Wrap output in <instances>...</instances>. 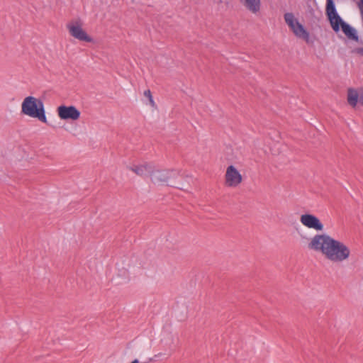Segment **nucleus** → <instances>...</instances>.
<instances>
[{
  "label": "nucleus",
  "instance_id": "f257e3e1",
  "mask_svg": "<svg viewBox=\"0 0 363 363\" xmlns=\"http://www.w3.org/2000/svg\"><path fill=\"white\" fill-rule=\"evenodd\" d=\"M308 247L320 252L333 263L343 262L349 259L351 254L350 249L346 244L325 233L315 234L311 238Z\"/></svg>",
  "mask_w": 363,
  "mask_h": 363
},
{
  "label": "nucleus",
  "instance_id": "f03ea898",
  "mask_svg": "<svg viewBox=\"0 0 363 363\" xmlns=\"http://www.w3.org/2000/svg\"><path fill=\"white\" fill-rule=\"evenodd\" d=\"M21 112L30 117L36 118L41 122L47 123L43 103L34 96H27L23 99Z\"/></svg>",
  "mask_w": 363,
  "mask_h": 363
},
{
  "label": "nucleus",
  "instance_id": "7ed1b4c3",
  "mask_svg": "<svg viewBox=\"0 0 363 363\" xmlns=\"http://www.w3.org/2000/svg\"><path fill=\"white\" fill-rule=\"evenodd\" d=\"M66 26L70 35L75 39L86 43L93 41L92 38L82 28L83 22L81 19L72 20Z\"/></svg>",
  "mask_w": 363,
  "mask_h": 363
},
{
  "label": "nucleus",
  "instance_id": "20e7f679",
  "mask_svg": "<svg viewBox=\"0 0 363 363\" xmlns=\"http://www.w3.org/2000/svg\"><path fill=\"white\" fill-rule=\"evenodd\" d=\"M325 11L332 28L335 32H338L340 30V23H341L342 18L337 13L333 0H327Z\"/></svg>",
  "mask_w": 363,
  "mask_h": 363
},
{
  "label": "nucleus",
  "instance_id": "39448f33",
  "mask_svg": "<svg viewBox=\"0 0 363 363\" xmlns=\"http://www.w3.org/2000/svg\"><path fill=\"white\" fill-rule=\"evenodd\" d=\"M242 182V177L238 170L233 165L228 166L225 174V186L235 188L238 186Z\"/></svg>",
  "mask_w": 363,
  "mask_h": 363
},
{
  "label": "nucleus",
  "instance_id": "423d86ee",
  "mask_svg": "<svg viewBox=\"0 0 363 363\" xmlns=\"http://www.w3.org/2000/svg\"><path fill=\"white\" fill-rule=\"evenodd\" d=\"M178 173L174 170H152L151 181L155 184L168 183L171 179L176 177Z\"/></svg>",
  "mask_w": 363,
  "mask_h": 363
},
{
  "label": "nucleus",
  "instance_id": "0eeeda50",
  "mask_svg": "<svg viewBox=\"0 0 363 363\" xmlns=\"http://www.w3.org/2000/svg\"><path fill=\"white\" fill-rule=\"evenodd\" d=\"M57 114L62 120L76 121L80 117V112L73 106H60L57 109Z\"/></svg>",
  "mask_w": 363,
  "mask_h": 363
},
{
  "label": "nucleus",
  "instance_id": "6e6552de",
  "mask_svg": "<svg viewBox=\"0 0 363 363\" xmlns=\"http://www.w3.org/2000/svg\"><path fill=\"white\" fill-rule=\"evenodd\" d=\"M300 221L304 226L308 228H312L317 231H322L323 230V223L314 215L303 214L300 217Z\"/></svg>",
  "mask_w": 363,
  "mask_h": 363
},
{
  "label": "nucleus",
  "instance_id": "1a4fd4ad",
  "mask_svg": "<svg viewBox=\"0 0 363 363\" xmlns=\"http://www.w3.org/2000/svg\"><path fill=\"white\" fill-rule=\"evenodd\" d=\"M154 167L150 163H144L140 165H134L130 167V169L140 177H146L147 174H151L152 170Z\"/></svg>",
  "mask_w": 363,
  "mask_h": 363
},
{
  "label": "nucleus",
  "instance_id": "9d476101",
  "mask_svg": "<svg viewBox=\"0 0 363 363\" xmlns=\"http://www.w3.org/2000/svg\"><path fill=\"white\" fill-rule=\"evenodd\" d=\"M340 26H341L342 32L347 38L354 40H358V36L356 33V30L342 19L341 23H340Z\"/></svg>",
  "mask_w": 363,
  "mask_h": 363
},
{
  "label": "nucleus",
  "instance_id": "9b49d317",
  "mask_svg": "<svg viewBox=\"0 0 363 363\" xmlns=\"http://www.w3.org/2000/svg\"><path fill=\"white\" fill-rule=\"evenodd\" d=\"M244 6L252 13H256L260 10V0H241Z\"/></svg>",
  "mask_w": 363,
  "mask_h": 363
},
{
  "label": "nucleus",
  "instance_id": "f8f14e48",
  "mask_svg": "<svg viewBox=\"0 0 363 363\" xmlns=\"http://www.w3.org/2000/svg\"><path fill=\"white\" fill-rule=\"evenodd\" d=\"M292 32L298 38H303L306 40H308L309 38L308 33L299 22L295 24V27L294 29H292Z\"/></svg>",
  "mask_w": 363,
  "mask_h": 363
},
{
  "label": "nucleus",
  "instance_id": "ddd939ff",
  "mask_svg": "<svg viewBox=\"0 0 363 363\" xmlns=\"http://www.w3.org/2000/svg\"><path fill=\"white\" fill-rule=\"evenodd\" d=\"M358 99L359 94L357 90L352 88L347 90V102L351 106L355 107L357 106Z\"/></svg>",
  "mask_w": 363,
  "mask_h": 363
},
{
  "label": "nucleus",
  "instance_id": "4468645a",
  "mask_svg": "<svg viewBox=\"0 0 363 363\" xmlns=\"http://www.w3.org/2000/svg\"><path fill=\"white\" fill-rule=\"evenodd\" d=\"M284 20L286 23L289 26V27L292 29L294 28L295 24L298 23V20L295 18L294 15L292 13H286L284 14Z\"/></svg>",
  "mask_w": 363,
  "mask_h": 363
},
{
  "label": "nucleus",
  "instance_id": "2eb2a0df",
  "mask_svg": "<svg viewBox=\"0 0 363 363\" xmlns=\"http://www.w3.org/2000/svg\"><path fill=\"white\" fill-rule=\"evenodd\" d=\"M144 96L149 99L150 105L152 107H154L155 106V101L153 100V98H152V93H151L150 90L147 89V90L145 91H144Z\"/></svg>",
  "mask_w": 363,
  "mask_h": 363
},
{
  "label": "nucleus",
  "instance_id": "dca6fc26",
  "mask_svg": "<svg viewBox=\"0 0 363 363\" xmlns=\"http://www.w3.org/2000/svg\"><path fill=\"white\" fill-rule=\"evenodd\" d=\"M359 7L361 10L362 15L363 16V0H360V3L359 4Z\"/></svg>",
  "mask_w": 363,
  "mask_h": 363
},
{
  "label": "nucleus",
  "instance_id": "f3484780",
  "mask_svg": "<svg viewBox=\"0 0 363 363\" xmlns=\"http://www.w3.org/2000/svg\"><path fill=\"white\" fill-rule=\"evenodd\" d=\"M356 52L363 56V48L356 49Z\"/></svg>",
  "mask_w": 363,
  "mask_h": 363
}]
</instances>
